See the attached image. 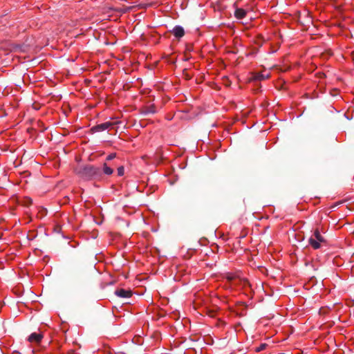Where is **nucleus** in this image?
<instances>
[{"instance_id":"nucleus-1","label":"nucleus","mask_w":354,"mask_h":354,"mask_svg":"<svg viewBox=\"0 0 354 354\" xmlns=\"http://www.w3.org/2000/svg\"><path fill=\"white\" fill-rule=\"evenodd\" d=\"M76 161L77 162V165L75 168L76 174L81 178L87 180L88 176V169L86 165L81 164L80 162L82 160L81 158L76 157Z\"/></svg>"},{"instance_id":"nucleus-2","label":"nucleus","mask_w":354,"mask_h":354,"mask_svg":"<svg viewBox=\"0 0 354 354\" xmlns=\"http://www.w3.org/2000/svg\"><path fill=\"white\" fill-rule=\"evenodd\" d=\"M114 123L107 122L105 123H102L96 126H94L91 129H90V133H95L96 132L103 131L109 127L112 126Z\"/></svg>"},{"instance_id":"nucleus-3","label":"nucleus","mask_w":354,"mask_h":354,"mask_svg":"<svg viewBox=\"0 0 354 354\" xmlns=\"http://www.w3.org/2000/svg\"><path fill=\"white\" fill-rule=\"evenodd\" d=\"M115 295L121 298H129L132 295V292L131 290H125V289H118L115 291Z\"/></svg>"},{"instance_id":"nucleus-4","label":"nucleus","mask_w":354,"mask_h":354,"mask_svg":"<svg viewBox=\"0 0 354 354\" xmlns=\"http://www.w3.org/2000/svg\"><path fill=\"white\" fill-rule=\"evenodd\" d=\"M171 32L178 39H180L185 35V30L180 26H176Z\"/></svg>"},{"instance_id":"nucleus-5","label":"nucleus","mask_w":354,"mask_h":354,"mask_svg":"<svg viewBox=\"0 0 354 354\" xmlns=\"http://www.w3.org/2000/svg\"><path fill=\"white\" fill-rule=\"evenodd\" d=\"M43 338V335L41 333H32V334L30 335V336L28 337V340L30 342H36V343H39L41 342V340Z\"/></svg>"},{"instance_id":"nucleus-6","label":"nucleus","mask_w":354,"mask_h":354,"mask_svg":"<svg viewBox=\"0 0 354 354\" xmlns=\"http://www.w3.org/2000/svg\"><path fill=\"white\" fill-rule=\"evenodd\" d=\"M100 169L93 166H90V179L91 178H98L101 176Z\"/></svg>"},{"instance_id":"nucleus-7","label":"nucleus","mask_w":354,"mask_h":354,"mask_svg":"<svg viewBox=\"0 0 354 354\" xmlns=\"http://www.w3.org/2000/svg\"><path fill=\"white\" fill-rule=\"evenodd\" d=\"M156 112V107L153 104L145 106L142 110V113L144 115L153 114Z\"/></svg>"},{"instance_id":"nucleus-8","label":"nucleus","mask_w":354,"mask_h":354,"mask_svg":"<svg viewBox=\"0 0 354 354\" xmlns=\"http://www.w3.org/2000/svg\"><path fill=\"white\" fill-rule=\"evenodd\" d=\"M308 243L315 250L320 248L321 244L322 243V242H319L317 239H314L313 236H311L309 239Z\"/></svg>"},{"instance_id":"nucleus-9","label":"nucleus","mask_w":354,"mask_h":354,"mask_svg":"<svg viewBox=\"0 0 354 354\" xmlns=\"http://www.w3.org/2000/svg\"><path fill=\"white\" fill-rule=\"evenodd\" d=\"M245 15L246 11L242 8H236L234 12V16L238 19H243Z\"/></svg>"},{"instance_id":"nucleus-10","label":"nucleus","mask_w":354,"mask_h":354,"mask_svg":"<svg viewBox=\"0 0 354 354\" xmlns=\"http://www.w3.org/2000/svg\"><path fill=\"white\" fill-rule=\"evenodd\" d=\"M269 77H270V73H259L255 74L254 79L256 80L261 81V80H264L269 78Z\"/></svg>"},{"instance_id":"nucleus-11","label":"nucleus","mask_w":354,"mask_h":354,"mask_svg":"<svg viewBox=\"0 0 354 354\" xmlns=\"http://www.w3.org/2000/svg\"><path fill=\"white\" fill-rule=\"evenodd\" d=\"M313 237L315 239H317V241H319V242H322V243H325L326 242V239H324V237L320 234L319 231L318 230H316L315 232H314V234H313Z\"/></svg>"},{"instance_id":"nucleus-12","label":"nucleus","mask_w":354,"mask_h":354,"mask_svg":"<svg viewBox=\"0 0 354 354\" xmlns=\"http://www.w3.org/2000/svg\"><path fill=\"white\" fill-rule=\"evenodd\" d=\"M226 279L229 282L236 283V281L239 280L238 277L236 275L232 274H227L226 275Z\"/></svg>"},{"instance_id":"nucleus-13","label":"nucleus","mask_w":354,"mask_h":354,"mask_svg":"<svg viewBox=\"0 0 354 354\" xmlns=\"http://www.w3.org/2000/svg\"><path fill=\"white\" fill-rule=\"evenodd\" d=\"M21 203L23 205L28 207L32 203V201L30 198L26 197L23 199Z\"/></svg>"},{"instance_id":"nucleus-14","label":"nucleus","mask_w":354,"mask_h":354,"mask_svg":"<svg viewBox=\"0 0 354 354\" xmlns=\"http://www.w3.org/2000/svg\"><path fill=\"white\" fill-rule=\"evenodd\" d=\"M92 326L95 330H98L100 328V324L96 318H93L92 321Z\"/></svg>"},{"instance_id":"nucleus-15","label":"nucleus","mask_w":354,"mask_h":354,"mask_svg":"<svg viewBox=\"0 0 354 354\" xmlns=\"http://www.w3.org/2000/svg\"><path fill=\"white\" fill-rule=\"evenodd\" d=\"M104 172L107 175H110L113 173V169L108 167L106 163L104 164Z\"/></svg>"},{"instance_id":"nucleus-16","label":"nucleus","mask_w":354,"mask_h":354,"mask_svg":"<svg viewBox=\"0 0 354 354\" xmlns=\"http://www.w3.org/2000/svg\"><path fill=\"white\" fill-rule=\"evenodd\" d=\"M101 35H102V33L97 31L96 30H95L93 32V36L95 41H97V39H100V37H101Z\"/></svg>"},{"instance_id":"nucleus-17","label":"nucleus","mask_w":354,"mask_h":354,"mask_svg":"<svg viewBox=\"0 0 354 354\" xmlns=\"http://www.w3.org/2000/svg\"><path fill=\"white\" fill-rule=\"evenodd\" d=\"M267 346L266 344H261L259 347H257L255 348L256 352H260L261 351H263Z\"/></svg>"},{"instance_id":"nucleus-18","label":"nucleus","mask_w":354,"mask_h":354,"mask_svg":"<svg viewBox=\"0 0 354 354\" xmlns=\"http://www.w3.org/2000/svg\"><path fill=\"white\" fill-rule=\"evenodd\" d=\"M124 169L123 167H120L118 168V174L120 176H122L124 175Z\"/></svg>"},{"instance_id":"nucleus-19","label":"nucleus","mask_w":354,"mask_h":354,"mask_svg":"<svg viewBox=\"0 0 354 354\" xmlns=\"http://www.w3.org/2000/svg\"><path fill=\"white\" fill-rule=\"evenodd\" d=\"M115 157V153H111V154H110V155H109L107 156L106 159L108 160H111L113 159Z\"/></svg>"},{"instance_id":"nucleus-20","label":"nucleus","mask_w":354,"mask_h":354,"mask_svg":"<svg viewBox=\"0 0 354 354\" xmlns=\"http://www.w3.org/2000/svg\"><path fill=\"white\" fill-rule=\"evenodd\" d=\"M183 74H184L185 77H186V79H190L191 78V77L187 73V70H184Z\"/></svg>"},{"instance_id":"nucleus-21","label":"nucleus","mask_w":354,"mask_h":354,"mask_svg":"<svg viewBox=\"0 0 354 354\" xmlns=\"http://www.w3.org/2000/svg\"><path fill=\"white\" fill-rule=\"evenodd\" d=\"M97 232L93 231V232H92V237H93V238H96V237H97Z\"/></svg>"},{"instance_id":"nucleus-22","label":"nucleus","mask_w":354,"mask_h":354,"mask_svg":"<svg viewBox=\"0 0 354 354\" xmlns=\"http://www.w3.org/2000/svg\"><path fill=\"white\" fill-rule=\"evenodd\" d=\"M94 222H95L97 225H100V223H102V220L97 221V220L94 218Z\"/></svg>"},{"instance_id":"nucleus-23","label":"nucleus","mask_w":354,"mask_h":354,"mask_svg":"<svg viewBox=\"0 0 354 354\" xmlns=\"http://www.w3.org/2000/svg\"><path fill=\"white\" fill-rule=\"evenodd\" d=\"M94 270L96 273H100V268H96L95 266H94Z\"/></svg>"},{"instance_id":"nucleus-24","label":"nucleus","mask_w":354,"mask_h":354,"mask_svg":"<svg viewBox=\"0 0 354 354\" xmlns=\"http://www.w3.org/2000/svg\"><path fill=\"white\" fill-rule=\"evenodd\" d=\"M97 103H95L94 104H92L90 103L89 107L91 109L93 106H95Z\"/></svg>"},{"instance_id":"nucleus-25","label":"nucleus","mask_w":354,"mask_h":354,"mask_svg":"<svg viewBox=\"0 0 354 354\" xmlns=\"http://www.w3.org/2000/svg\"><path fill=\"white\" fill-rule=\"evenodd\" d=\"M95 261H97V259H95V261H93L92 262V263H93V264H94V266H95V265H96V263H95Z\"/></svg>"},{"instance_id":"nucleus-26","label":"nucleus","mask_w":354,"mask_h":354,"mask_svg":"<svg viewBox=\"0 0 354 354\" xmlns=\"http://www.w3.org/2000/svg\"><path fill=\"white\" fill-rule=\"evenodd\" d=\"M93 68V66H91V65L90 64V66H89L90 70H91V68Z\"/></svg>"},{"instance_id":"nucleus-27","label":"nucleus","mask_w":354,"mask_h":354,"mask_svg":"<svg viewBox=\"0 0 354 354\" xmlns=\"http://www.w3.org/2000/svg\"><path fill=\"white\" fill-rule=\"evenodd\" d=\"M353 59H354V56H353Z\"/></svg>"}]
</instances>
